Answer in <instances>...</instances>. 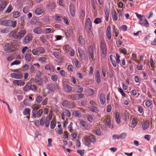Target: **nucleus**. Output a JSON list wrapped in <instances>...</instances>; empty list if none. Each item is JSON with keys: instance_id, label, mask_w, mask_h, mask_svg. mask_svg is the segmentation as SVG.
<instances>
[{"instance_id": "nucleus-32", "label": "nucleus", "mask_w": 156, "mask_h": 156, "mask_svg": "<svg viewBox=\"0 0 156 156\" xmlns=\"http://www.w3.org/2000/svg\"><path fill=\"white\" fill-rule=\"evenodd\" d=\"M136 119L133 118L132 120V125L131 127L132 128H134L136 125Z\"/></svg>"}, {"instance_id": "nucleus-39", "label": "nucleus", "mask_w": 156, "mask_h": 156, "mask_svg": "<svg viewBox=\"0 0 156 156\" xmlns=\"http://www.w3.org/2000/svg\"><path fill=\"white\" fill-rule=\"evenodd\" d=\"M20 15V12L18 11H16L13 13V16L14 18H18Z\"/></svg>"}, {"instance_id": "nucleus-12", "label": "nucleus", "mask_w": 156, "mask_h": 156, "mask_svg": "<svg viewBox=\"0 0 156 156\" xmlns=\"http://www.w3.org/2000/svg\"><path fill=\"white\" fill-rule=\"evenodd\" d=\"M10 76L16 79H21L23 77L22 73H12L10 74Z\"/></svg>"}, {"instance_id": "nucleus-11", "label": "nucleus", "mask_w": 156, "mask_h": 156, "mask_svg": "<svg viewBox=\"0 0 156 156\" xmlns=\"http://www.w3.org/2000/svg\"><path fill=\"white\" fill-rule=\"evenodd\" d=\"M69 9L70 14L72 17H74L75 16V8L73 4L70 3L69 5Z\"/></svg>"}, {"instance_id": "nucleus-62", "label": "nucleus", "mask_w": 156, "mask_h": 156, "mask_svg": "<svg viewBox=\"0 0 156 156\" xmlns=\"http://www.w3.org/2000/svg\"><path fill=\"white\" fill-rule=\"evenodd\" d=\"M42 100V98L40 95L38 96L37 98L36 101L37 103H40Z\"/></svg>"}, {"instance_id": "nucleus-7", "label": "nucleus", "mask_w": 156, "mask_h": 156, "mask_svg": "<svg viewBox=\"0 0 156 156\" xmlns=\"http://www.w3.org/2000/svg\"><path fill=\"white\" fill-rule=\"evenodd\" d=\"M26 33V30H23L19 31L17 35H15L14 38L17 40L20 39L25 35Z\"/></svg>"}, {"instance_id": "nucleus-53", "label": "nucleus", "mask_w": 156, "mask_h": 156, "mask_svg": "<svg viewBox=\"0 0 156 156\" xmlns=\"http://www.w3.org/2000/svg\"><path fill=\"white\" fill-rule=\"evenodd\" d=\"M87 119L90 122H91L93 119L92 116L90 115H88L86 116Z\"/></svg>"}, {"instance_id": "nucleus-28", "label": "nucleus", "mask_w": 156, "mask_h": 156, "mask_svg": "<svg viewBox=\"0 0 156 156\" xmlns=\"http://www.w3.org/2000/svg\"><path fill=\"white\" fill-rule=\"evenodd\" d=\"M75 91L77 93H80L83 90V88L80 86H78L75 88Z\"/></svg>"}, {"instance_id": "nucleus-59", "label": "nucleus", "mask_w": 156, "mask_h": 156, "mask_svg": "<svg viewBox=\"0 0 156 156\" xmlns=\"http://www.w3.org/2000/svg\"><path fill=\"white\" fill-rule=\"evenodd\" d=\"M29 68V66L27 64H25L23 67V69L24 71H27Z\"/></svg>"}, {"instance_id": "nucleus-54", "label": "nucleus", "mask_w": 156, "mask_h": 156, "mask_svg": "<svg viewBox=\"0 0 156 156\" xmlns=\"http://www.w3.org/2000/svg\"><path fill=\"white\" fill-rule=\"evenodd\" d=\"M105 20L106 21H108V20L109 17V12L107 10H105Z\"/></svg>"}, {"instance_id": "nucleus-17", "label": "nucleus", "mask_w": 156, "mask_h": 156, "mask_svg": "<svg viewBox=\"0 0 156 156\" xmlns=\"http://www.w3.org/2000/svg\"><path fill=\"white\" fill-rule=\"evenodd\" d=\"M79 18L81 20H83L85 15V12L83 10H81L79 12Z\"/></svg>"}, {"instance_id": "nucleus-41", "label": "nucleus", "mask_w": 156, "mask_h": 156, "mask_svg": "<svg viewBox=\"0 0 156 156\" xmlns=\"http://www.w3.org/2000/svg\"><path fill=\"white\" fill-rule=\"evenodd\" d=\"M10 26L13 28H15L16 26L17 23L16 22L10 20Z\"/></svg>"}, {"instance_id": "nucleus-16", "label": "nucleus", "mask_w": 156, "mask_h": 156, "mask_svg": "<svg viewBox=\"0 0 156 156\" xmlns=\"http://www.w3.org/2000/svg\"><path fill=\"white\" fill-rule=\"evenodd\" d=\"M45 69L47 71H49L52 72H53L55 71L54 68L53 66L50 65H47L44 67Z\"/></svg>"}, {"instance_id": "nucleus-51", "label": "nucleus", "mask_w": 156, "mask_h": 156, "mask_svg": "<svg viewBox=\"0 0 156 156\" xmlns=\"http://www.w3.org/2000/svg\"><path fill=\"white\" fill-rule=\"evenodd\" d=\"M80 123L81 125H82L83 127H86L87 126V122L83 120H81L80 121Z\"/></svg>"}, {"instance_id": "nucleus-52", "label": "nucleus", "mask_w": 156, "mask_h": 156, "mask_svg": "<svg viewBox=\"0 0 156 156\" xmlns=\"http://www.w3.org/2000/svg\"><path fill=\"white\" fill-rule=\"evenodd\" d=\"M88 91L89 94L90 96L92 95L94 92V90L91 88L89 89Z\"/></svg>"}, {"instance_id": "nucleus-57", "label": "nucleus", "mask_w": 156, "mask_h": 156, "mask_svg": "<svg viewBox=\"0 0 156 156\" xmlns=\"http://www.w3.org/2000/svg\"><path fill=\"white\" fill-rule=\"evenodd\" d=\"M63 18L60 16L56 15L55 18V20H56L59 21H62Z\"/></svg>"}, {"instance_id": "nucleus-25", "label": "nucleus", "mask_w": 156, "mask_h": 156, "mask_svg": "<svg viewBox=\"0 0 156 156\" xmlns=\"http://www.w3.org/2000/svg\"><path fill=\"white\" fill-rule=\"evenodd\" d=\"M10 20H5L2 22L1 24L6 26L9 27L10 26Z\"/></svg>"}, {"instance_id": "nucleus-49", "label": "nucleus", "mask_w": 156, "mask_h": 156, "mask_svg": "<svg viewBox=\"0 0 156 156\" xmlns=\"http://www.w3.org/2000/svg\"><path fill=\"white\" fill-rule=\"evenodd\" d=\"M51 29L50 28H45L44 30V33L46 34L49 33L51 32Z\"/></svg>"}, {"instance_id": "nucleus-14", "label": "nucleus", "mask_w": 156, "mask_h": 156, "mask_svg": "<svg viewBox=\"0 0 156 156\" xmlns=\"http://www.w3.org/2000/svg\"><path fill=\"white\" fill-rule=\"evenodd\" d=\"M89 110L91 112L97 113L99 112L98 108L94 105H92L91 107H89Z\"/></svg>"}, {"instance_id": "nucleus-18", "label": "nucleus", "mask_w": 156, "mask_h": 156, "mask_svg": "<svg viewBox=\"0 0 156 156\" xmlns=\"http://www.w3.org/2000/svg\"><path fill=\"white\" fill-rule=\"evenodd\" d=\"M149 126V122L147 120L145 121L142 124V128L144 130H145L147 129Z\"/></svg>"}, {"instance_id": "nucleus-47", "label": "nucleus", "mask_w": 156, "mask_h": 156, "mask_svg": "<svg viewBox=\"0 0 156 156\" xmlns=\"http://www.w3.org/2000/svg\"><path fill=\"white\" fill-rule=\"evenodd\" d=\"M20 63L21 62L20 61L16 60L12 62L11 63L10 65L12 66L15 65H19L20 64Z\"/></svg>"}, {"instance_id": "nucleus-2", "label": "nucleus", "mask_w": 156, "mask_h": 156, "mask_svg": "<svg viewBox=\"0 0 156 156\" xmlns=\"http://www.w3.org/2000/svg\"><path fill=\"white\" fill-rule=\"evenodd\" d=\"M41 73L39 71L37 73L36 76H35L34 81L38 85L41 86L42 85L43 82L41 80Z\"/></svg>"}, {"instance_id": "nucleus-21", "label": "nucleus", "mask_w": 156, "mask_h": 156, "mask_svg": "<svg viewBox=\"0 0 156 156\" xmlns=\"http://www.w3.org/2000/svg\"><path fill=\"white\" fill-rule=\"evenodd\" d=\"M7 4V3L6 1L2 2L0 4V11L4 10Z\"/></svg>"}, {"instance_id": "nucleus-34", "label": "nucleus", "mask_w": 156, "mask_h": 156, "mask_svg": "<svg viewBox=\"0 0 156 156\" xmlns=\"http://www.w3.org/2000/svg\"><path fill=\"white\" fill-rule=\"evenodd\" d=\"M26 60L28 62H29L32 59V57L31 55L28 53L25 56Z\"/></svg>"}, {"instance_id": "nucleus-1", "label": "nucleus", "mask_w": 156, "mask_h": 156, "mask_svg": "<svg viewBox=\"0 0 156 156\" xmlns=\"http://www.w3.org/2000/svg\"><path fill=\"white\" fill-rule=\"evenodd\" d=\"M37 87L34 85L31 84L30 83H27L24 86L23 90L25 92H27L29 90H37Z\"/></svg>"}, {"instance_id": "nucleus-55", "label": "nucleus", "mask_w": 156, "mask_h": 156, "mask_svg": "<svg viewBox=\"0 0 156 156\" xmlns=\"http://www.w3.org/2000/svg\"><path fill=\"white\" fill-rule=\"evenodd\" d=\"M64 46L65 49L67 51H69L72 49L69 45H65Z\"/></svg>"}, {"instance_id": "nucleus-15", "label": "nucleus", "mask_w": 156, "mask_h": 156, "mask_svg": "<svg viewBox=\"0 0 156 156\" xmlns=\"http://www.w3.org/2000/svg\"><path fill=\"white\" fill-rule=\"evenodd\" d=\"M33 32L35 34H42V30L41 27H37L33 29Z\"/></svg>"}, {"instance_id": "nucleus-30", "label": "nucleus", "mask_w": 156, "mask_h": 156, "mask_svg": "<svg viewBox=\"0 0 156 156\" xmlns=\"http://www.w3.org/2000/svg\"><path fill=\"white\" fill-rule=\"evenodd\" d=\"M31 111V110L30 108H25L23 112V115H29Z\"/></svg>"}, {"instance_id": "nucleus-4", "label": "nucleus", "mask_w": 156, "mask_h": 156, "mask_svg": "<svg viewBox=\"0 0 156 156\" xmlns=\"http://www.w3.org/2000/svg\"><path fill=\"white\" fill-rule=\"evenodd\" d=\"M88 51L90 57L93 59L94 58V53H96L95 47L94 44L90 45L88 48Z\"/></svg>"}, {"instance_id": "nucleus-31", "label": "nucleus", "mask_w": 156, "mask_h": 156, "mask_svg": "<svg viewBox=\"0 0 156 156\" xmlns=\"http://www.w3.org/2000/svg\"><path fill=\"white\" fill-rule=\"evenodd\" d=\"M78 41L79 43L82 45H84L85 44V41H84V39L82 35H80L78 38Z\"/></svg>"}, {"instance_id": "nucleus-36", "label": "nucleus", "mask_w": 156, "mask_h": 156, "mask_svg": "<svg viewBox=\"0 0 156 156\" xmlns=\"http://www.w3.org/2000/svg\"><path fill=\"white\" fill-rule=\"evenodd\" d=\"M91 142L87 139H86L84 141V144L88 147H89L90 145Z\"/></svg>"}, {"instance_id": "nucleus-45", "label": "nucleus", "mask_w": 156, "mask_h": 156, "mask_svg": "<svg viewBox=\"0 0 156 156\" xmlns=\"http://www.w3.org/2000/svg\"><path fill=\"white\" fill-rule=\"evenodd\" d=\"M45 122V117H42L40 120V123L41 126H43Z\"/></svg>"}, {"instance_id": "nucleus-48", "label": "nucleus", "mask_w": 156, "mask_h": 156, "mask_svg": "<svg viewBox=\"0 0 156 156\" xmlns=\"http://www.w3.org/2000/svg\"><path fill=\"white\" fill-rule=\"evenodd\" d=\"M47 60V58H46L44 57H40L39 59V61L42 63L45 62Z\"/></svg>"}, {"instance_id": "nucleus-24", "label": "nucleus", "mask_w": 156, "mask_h": 156, "mask_svg": "<svg viewBox=\"0 0 156 156\" xmlns=\"http://www.w3.org/2000/svg\"><path fill=\"white\" fill-rule=\"evenodd\" d=\"M87 139L92 143H94L96 141V138L94 135L90 134Z\"/></svg>"}, {"instance_id": "nucleus-22", "label": "nucleus", "mask_w": 156, "mask_h": 156, "mask_svg": "<svg viewBox=\"0 0 156 156\" xmlns=\"http://www.w3.org/2000/svg\"><path fill=\"white\" fill-rule=\"evenodd\" d=\"M12 45L11 44H6L4 47L5 50H9V51H12Z\"/></svg>"}, {"instance_id": "nucleus-61", "label": "nucleus", "mask_w": 156, "mask_h": 156, "mask_svg": "<svg viewBox=\"0 0 156 156\" xmlns=\"http://www.w3.org/2000/svg\"><path fill=\"white\" fill-rule=\"evenodd\" d=\"M151 101L150 100H148L146 102V105L147 107H150L151 105Z\"/></svg>"}, {"instance_id": "nucleus-27", "label": "nucleus", "mask_w": 156, "mask_h": 156, "mask_svg": "<svg viewBox=\"0 0 156 156\" xmlns=\"http://www.w3.org/2000/svg\"><path fill=\"white\" fill-rule=\"evenodd\" d=\"M73 114L74 116L78 118H80L82 116L81 114L79 111H74Z\"/></svg>"}, {"instance_id": "nucleus-19", "label": "nucleus", "mask_w": 156, "mask_h": 156, "mask_svg": "<svg viewBox=\"0 0 156 156\" xmlns=\"http://www.w3.org/2000/svg\"><path fill=\"white\" fill-rule=\"evenodd\" d=\"M32 35L30 34H29L26 35L24 39V41L26 44H28L30 40V38H32Z\"/></svg>"}, {"instance_id": "nucleus-6", "label": "nucleus", "mask_w": 156, "mask_h": 156, "mask_svg": "<svg viewBox=\"0 0 156 156\" xmlns=\"http://www.w3.org/2000/svg\"><path fill=\"white\" fill-rule=\"evenodd\" d=\"M46 87L47 89L51 92H53L55 90L58 89L57 85L52 83L48 84Z\"/></svg>"}, {"instance_id": "nucleus-63", "label": "nucleus", "mask_w": 156, "mask_h": 156, "mask_svg": "<svg viewBox=\"0 0 156 156\" xmlns=\"http://www.w3.org/2000/svg\"><path fill=\"white\" fill-rule=\"evenodd\" d=\"M129 115L128 113H125L123 115V119L125 121H126L129 118Z\"/></svg>"}, {"instance_id": "nucleus-9", "label": "nucleus", "mask_w": 156, "mask_h": 156, "mask_svg": "<svg viewBox=\"0 0 156 156\" xmlns=\"http://www.w3.org/2000/svg\"><path fill=\"white\" fill-rule=\"evenodd\" d=\"M46 7L49 10H52L56 7V5L54 3L49 2L46 4Z\"/></svg>"}, {"instance_id": "nucleus-60", "label": "nucleus", "mask_w": 156, "mask_h": 156, "mask_svg": "<svg viewBox=\"0 0 156 156\" xmlns=\"http://www.w3.org/2000/svg\"><path fill=\"white\" fill-rule=\"evenodd\" d=\"M100 73L99 71L98 70L96 71L95 73V78L100 77Z\"/></svg>"}, {"instance_id": "nucleus-8", "label": "nucleus", "mask_w": 156, "mask_h": 156, "mask_svg": "<svg viewBox=\"0 0 156 156\" xmlns=\"http://www.w3.org/2000/svg\"><path fill=\"white\" fill-rule=\"evenodd\" d=\"M63 86L66 92H69L72 91V87L69 85L66 81L63 82Z\"/></svg>"}, {"instance_id": "nucleus-37", "label": "nucleus", "mask_w": 156, "mask_h": 156, "mask_svg": "<svg viewBox=\"0 0 156 156\" xmlns=\"http://www.w3.org/2000/svg\"><path fill=\"white\" fill-rule=\"evenodd\" d=\"M56 122L55 120H53L51 122L50 124V127L51 129H53L55 126Z\"/></svg>"}, {"instance_id": "nucleus-3", "label": "nucleus", "mask_w": 156, "mask_h": 156, "mask_svg": "<svg viewBox=\"0 0 156 156\" xmlns=\"http://www.w3.org/2000/svg\"><path fill=\"white\" fill-rule=\"evenodd\" d=\"M85 27L87 31L89 32L91 31L92 27V24L91 20L90 18L87 19L85 22Z\"/></svg>"}, {"instance_id": "nucleus-26", "label": "nucleus", "mask_w": 156, "mask_h": 156, "mask_svg": "<svg viewBox=\"0 0 156 156\" xmlns=\"http://www.w3.org/2000/svg\"><path fill=\"white\" fill-rule=\"evenodd\" d=\"M13 83L14 84L17 85H23L24 84L23 81L21 80H14L13 81Z\"/></svg>"}, {"instance_id": "nucleus-38", "label": "nucleus", "mask_w": 156, "mask_h": 156, "mask_svg": "<svg viewBox=\"0 0 156 156\" xmlns=\"http://www.w3.org/2000/svg\"><path fill=\"white\" fill-rule=\"evenodd\" d=\"M33 109V110L32 112V113L33 116L34 118L37 117V109L35 108H32Z\"/></svg>"}, {"instance_id": "nucleus-13", "label": "nucleus", "mask_w": 156, "mask_h": 156, "mask_svg": "<svg viewBox=\"0 0 156 156\" xmlns=\"http://www.w3.org/2000/svg\"><path fill=\"white\" fill-rule=\"evenodd\" d=\"M111 27L110 25L108 26L106 30V35L107 38L109 40H110L111 39L112 34L111 32Z\"/></svg>"}, {"instance_id": "nucleus-20", "label": "nucleus", "mask_w": 156, "mask_h": 156, "mask_svg": "<svg viewBox=\"0 0 156 156\" xmlns=\"http://www.w3.org/2000/svg\"><path fill=\"white\" fill-rule=\"evenodd\" d=\"M43 12V9L41 8H38L35 11V14L37 15L41 14Z\"/></svg>"}, {"instance_id": "nucleus-43", "label": "nucleus", "mask_w": 156, "mask_h": 156, "mask_svg": "<svg viewBox=\"0 0 156 156\" xmlns=\"http://www.w3.org/2000/svg\"><path fill=\"white\" fill-rule=\"evenodd\" d=\"M43 110L42 109H40L37 112V117L38 118L41 116L43 113Z\"/></svg>"}, {"instance_id": "nucleus-35", "label": "nucleus", "mask_w": 156, "mask_h": 156, "mask_svg": "<svg viewBox=\"0 0 156 156\" xmlns=\"http://www.w3.org/2000/svg\"><path fill=\"white\" fill-rule=\"evenodd\" d=\"M115 119L117 123L119 124L120 122V120L119 115L118 114V113L116 112L115 115Z\"/></svg>"}, {"instance_id": "nucleus-44", "label": "nucleus", "mask_w": 156, "mask_h": 156, "mask_svg": "<svg viewBox=\"0 0 156 156\" xmlns=\"http://www.w3.org/2000/svg\"><path fill=\"white\" fill-rule=\"evenodd\" d=\"M102 22V20L101 18H96L94 20V23L96 24H98L101 23Z\"/></svg>"}, {"instance_id": "nucleus-42", "label": "nucleus", "mask_w": 156, "mask_h": 156, "mask_svg": "<svg viewBox=\"0 0 156 156\" xmlns=\"http://www.w3.org/2000/svg\"><path fill=\"white\" fill-rule=\"evenodd\" d=\"M127 135L125 133H123L119 135L120 139H124L126 137Z\"/></svg>"}, {"instance_id": "nucleus-40", "label": "nucleus", "mask_w": 156, "mask_h": 156, "mask_svg": "<svg viewBox=\"0 0 156 156\" xmlns=\"http://www.w3.org/2000/svg\"><path fill=\"white\" fill-rule=\"evenodd\" d=\"M12 9L13 8L12 6L11 5H9L7 9L5 11V12L6 13H9L11 12Z\"/></svg>"}, {"instance_id": "nucleus-56", "label": "nucleus", "mask_w": 156, "mask_h": 156, "mask_svg": "<svg viewBox=\"0 0 156 156\" xmlns=\"http://www.w3.org/2000/svg\"><path fill=\"white\" fill-rule=\"evenodd\" d=\"M84 150H78L77 151V152L79 153L81 156H83L84 155Z\"/></svg>"}, {"instance_id": "nucleus-23", "label": "nucleus", "mask_w": 156, "mask_h": 156, "mask_svg": "<svg viewBox=\"0 0 156 156\" xmlns=\"http://www.w3.org/2000/svg\"><path fill=\"white\" fill-rule=\"evenodd\" d=\"M112 15L113 20L117 21L118 20V15L116 12L115 10H113L112 11Z\"/></svg>"}, {"instance_id": "nucleus-5", "label": "nucleus", "mask_w": 156, "mask_h": 156, "mask_svg": "<svg viewBox=\"0 0 156 156\" xmlns=\"http://www.w3.org/2000/svg\"><path fill=\"white\" fill-rule=\"evenodd\" d=\"M100 46L102 54L106 55L107 54V48L105 42L104 41H101Z\"/></svg>"}, {"instance_id": "nucleus-29", "label": "nucleus", "mask_w": 156, "mask_h": 156, "mask_svg": "<svg viewBox=\"0 0 156 156\" xmlns=\"http://www.w3.org/2000/svg\"><path fill=\"white\" fill-rule=\"evenodd\" d=\"M78 51L79 54V55L82 60H83L85 59L84 57H83V58H82V56L84 55L83 52L81 48L80 47L78 48Z\"/></svg>"}, {"instance_id": "nucleus-58", "label": "nucleus", "mask_w": 156, "mask_h": 156, "mask_svg": "<svg viewBox=\"0 0 156 156\" xmlns=\"http://www.w3.org/2000/svg\"><path fill=\"white\" fill-rule=\"evenodd\" d=\"M67 69L69 71L72 72L73 71V67L71 65H68L67 66Z\"/></svg>"}, {"instance_id": "nucleus-50", "label": "nucleus", "mask_w": 156, "mask_h": 156, "mask_svg": "<svg viewBox=\"0 0 156 156\" xmlns=\"http://www.w3.org/2000/svg\"><path fill=\"white\" fill-rule=\"evenodd\" d=\"M58 76L56 75H52L51 76V80L54 81H56L58 79Z\"/></svg>"}, {"instance_id": "nucleus-33", "label": "nucleus", "mask_w": 156, "mask_h": 156, "mask_svg": "<svg viewBox=\"0 0 156 156\" xmlns=\"http://www.w3.org/2000/svg\"><path fill=\"white\" fill-rule=\"evenodd\" d=\"M144 23L139 22L140 24L142 26H144L145 27H148L149 26V23L146 19H145L144 20Z\"/></svg>"}, {"instance_id": "nucleus-64", "label": "nucleus", "mask_w": 156, "mask_h": 156, "mask_svg": "<svg viewBox=\"0 0 156 156\" xmlns=\"http://www.w3.org/2000/svg\"><path fill=\"white\" fill-rule=\"evenodd\" d=\"M68 104L69 102L66 100H65L62 102V105L63 107H66L68 106Z\"/></svg>"}, {"instance_id": "nucleus-46", "label": "nucleus", "mask_w": 156, "mask_h": 156, "mask_svg": "<svg viewBox=\"0 0 156 156\" xmlns=\"http://www.w3.org/2000/svg\"><path fill=\"white\" fill-rule=\"evenodd\" d=\"M118 90L121 94L122 96L126 97V95L121 88H118Z\"/></svg>"}, {"instance_id": "nucleus-10", "label": "nucleus", "mask_w": 156, "mask_h": 156, "mask_svg": "<svg viewBox=\"0 0 156 156\" xmlns=\"http://www.w3.org/2000/svg\"><path fill=\"white\" fill-rule=\"evenodd\" d=\"M99 100L101 104L102 105H104L106 101V98L105 94L103 93H101L99 95Z\"/></svg>"}]
</instances>
